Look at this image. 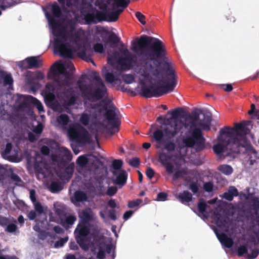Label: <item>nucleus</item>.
Masks as SVG:
<instances>
[{"mask_svg": "<svg viewBox=\"0 0 259 259\" xmlns=\"http://www.w3.org/2000/svg\"><path fill=\"white\" fill-rule=\"evenodd\" d=\"M123 80L127 83H130L133 82L134 80L133 76L131 75H125L122 76Z\"/></svg>", "mask_w": 259, "mask_h": 259, "instance_id": "nucleus-41", "label": "nucleus"}, {"mask_svg": "<svg viewBox=\"0 0 259 259\" xmlns=\"http://www.w3.org/2000/svg\"><path fill=\"white\" fill-rule=\"evenodd\" d=\"M80 121L82 124L86 125L89 121V116L87 114H83L80 118Z\"/></svg>", "mask_w": 259, "mask_h": 259, "instance_id": "nucleus-39", "label": "nucleus"}, {"mask_svg": "<svg viewBox=\"0 0 259 259\" xmlns=\"http://www.w3.org/2000/svg\"><path fill=\"white\" fill-rule=\"evenodd\" d=\"M4 81L6 84L11 85L12 83L13 80L11 76L10 75L6 74L4 76Z\"/></svg>", "mask_w": 259, "mask_h": 259, "instance_id": "nucleus-48", "label": "nucleus"}, {"mask_svg": "<svg viewBox=\"0 0 259 259\" xmlns=\"http://www.w3.org/2000/svg\"><path fill=\"white\" fill-rule=\"evenodd\" d=\"M88 198V195H73L71 199L73 202L75 203L86 200Z\"/></svg>", "mask_w": 259, "mask_h": 259, "instance_id": "nucleus-25", "label": "nucleus"}, {"mask_svg": "<svg viewBox=\"0 0 259 259\" xmlns=\"http://www.w3.org/2000/svg\"><path fill=\"white\" fill-rule=\"evenodd\" d=\"M0 259H18L16 256H11L9 255H1Z\"/></svg>", "mask_w": 259, "mask_h": 259, "instance_id": "nucleus-64", "label": "nucleus"}, {"mask_svg": "<svg viewBox=\"0 0 259 259\" xmlns=\"http://www.w3.org/2000/svg\"><path fill=\"white\" fill-rule=\"evenodd\" d=\"M218 170L225 175H231L233 171V168L231 166L227 164L220 165L218 167Z\"/></svg>", "mask_w": 259, "mask_h": 259, "instance_id": "nucleus-19", "label": "nucleus"}, {"mask_svg": "<svg viewBox=\"0 0 259 259\" xmlns=\"http://www.w3.org/2000/svg\"><path fill=\"white\" fill-rule=\"evenodd\" d=\"M68 117L66 115H61L58 120L59 124L61 125H65L68 122Z\"/></svg>", "mask_w": 259, "mask_h": 259, "instance_id": "nucleus-33", "label": "nucleus"}, {"mask_svg": "<svg viewBox=\"0 0 259 259\" xmlns=\"http://www.w3.org/2000/svg\"><path fill=\"white\" fill-rule=\"evenodd\" d=\"M134 212V211L131 210L125 211L123 214V219L125 221L127 220L132 217Z\"/></svg>", "mask_w": 259, "mask_h": 259, "instance_id": "nucleus-47", "label": "nucleus"}, {"mask_svg": "<svg viewBox=\"0 0 259 259\" xmlns=\"http://www.w3.org/2000/svg\"><path fill=\"white\" fill-rule=\"evenodd\" d=\"M165 50L162 42L158 39H155L152 43V48L148 51L147 56L150 59L162 56L164 55Z\"/></svg>", "mask_w": 259, "mask_h": 259, "instance_id": "nucleus-7", "label": "nucleus"}, {"mask_svg": "<svg viewBox=\"0 0 259 259\" xmlns=\"http://www.w3.org/2000/svg\"><path fill=\"white\" fill-rule=\"evenodd\" d=\"M80 224L90 225L92 222H95L97 217L91 209L82 210L79 213Z\"/></svg>", "mask_w": 259, "mask_h": 259, "instance_id": "nucleus-8", "label": "nucleus"}, {"mask_svg": "<svg viewBox=\"0 0 259 259\" xmlns=\"http://www.w3.org/2000/svg\"><path fill=\"white\" fill-rule=\"evenodd\" d=\"M55 212L56 214L59 217L61 220L62 219V218L65 217L66 215L65 211L64 210L60 208H57Z\"/></svg>", "mask_w": 259, "mask_h": 259, "instance_id": "nucleus-44", "label": "nucleus"}, {"mask_svg": "<svg viewBox=\"0 0 259 259\" xmlns=\"http://www.w3.org/2000/svg\"><path fill=\"white\" fill-rule=\"evenodd\" d=\"M54 35L53 46L55 52L62 56L70 57L73 51L84 50L83 31H75L71 27H65L63 24L49 20Z\"/></svg>", "mask_w": 259, "mask_h": 259, "instance_id": "nucleus-1", "label": "nucleus"}, {"mask_svg": "<svg viewBox=\"0 0 259 259\" xmlns=\"http://www.w3.org/2000/svg\"><path fill=\"white\" fill-rule=\"evenodd\" d=\"M211 118L210 117H208L206 119V124H202L200 125L201 128L204 130H208L210 128Z\"/></svg>", "mask_w": 259, "mask_h": 259, "instance_id": "nucleus-38", "label": "nucleus"}, {"mask_svg": "<svg viewBox=\"0 0 259 259\" xmlns=\"http://www.w3.org/2000/svg\"><path fill=\"white\" fill-rule=\"evenodd\" d=\"M215 233L217 235V237L220 242L224 245L225 247L227 248L231 247L233 245V240L230 237H229L225 233H221L220 234L218 233L217 229L214 230Z\"/></svg>", "mask_w": 259, "mask_h": 259, "instance_id": "nucleus-9", "label": "nucleus"}, {"mask_svg": "<svg viewBox=\"0 0 259 259\" xmlns=\"http://www.w3.org/2000/svg\"><path fill=\"white\" fill-rule=\"evenodd\" d=\"M68 240L67 238H61L59 240L56 241L55 243V247H62Z\"/></svg>", "mask_w": 259, "mask_h": 259, "instance_id": "nucleus-36", "label": "nucleus"}, {"mask_svg": "<svg viewBox=\"0 0 259 259\" xmlns=\"http://www.w3.org/2000/svg\"><path fill=\"white\" fill-rule=\"evenodd\" d=\"M94 49L96 52L102 53L103 51L104 47L101 44H97L94 46Z\"/></svg>", "mask_w": 259, "mask_h": 259, "instance_id": "nucleus-51", "label": "nucleus"}, {"mask_svg": "<svg viewBox=\"0 0 259 259\" xmlns=\"http://www.w3.org/2000/svg\"><path fill=\"white\" fill-rule=\"evenodd\" d=\"M165 136L162 132L157 130L153 133V137L156 142L155 146L157 148H162L163 144V137Z\"/></svg>", "mask_w": 259, "mask_h": 259, "instance_id": "nucleus-15", "label": "nucleus"}, {"mask_svg": "<svg viewBox=\"0 0 259 259\" xmlns=\"http://www.w3.org/2000/svg\"><path fill=\"white\" fill-rule=\"evenodd\" d=\"M35 208L37 211H38L39 213H41L43 211V207L41 206V205L38 203L35 205Z\"/></svg>", "mask_w": 259, "mask_h": 259, "instance_id": "nucleus-62", "label": "nucleus"}, {"mask_svg": "<svg viewBox=\"0 0 259 259\" xmlns=\"http://www.w3.org/2000/svg\"><path fill=\"white\" fill-rule=\"evenodd\" d=\"M221 88L226 92H230L233 90V87L231 84H222Z\"/></svg>", "mask_w": 259, "mask_h": 259, "instance_id": "nucleus-50", "label": "nucleus"}, {"mask_svg": "<svg viewBox=\"0 0 259 259\" xmlns=\"http://www.w3.org/2000/svg\"><path fill=\"white\" fill-rule=\"evenodd\" d=\"M250 158L251 164H252L253 161H255L256 159L259 158V155H257L255 151L252 150L250 151Z\"/></svg>", "mask_w": 259, "mask_h": 259, "instance_id": "nucleus-45", "label": "nucleus"}, {"mask_svg": "<svg viewBox=\"0 0 259 259\" xmlns=\"http://www.w3.org/2000/svg\"><path fill=\"white\" fill-rule=\"evenodd\" d=\"M12 149V145L10 144H7L5 151L2 152L3 156L5 158H8L10 160L16 161L11 157L10 152Z\"/></svg>", "mask_w": 259, "mask_h": 259, "instance_id": "nucleus-24", "label": "nucleus"}, {"mask_svg": "<svg viewBox=\"0 0 259 259\" xmlns=\"http://www.w3.org/2000/svg\"><path fill=\"white\" fill-rule=\"evenodd\" d=\"M117 188L115 186H112L109 188L108 190V194H114L116 193Z\"/></svg>", "mask_w": 259, "mask_h": 259, "instance_id": "nucleus-59", "label": "nucleus"}, {"mask_svg": "<svg viewBox=\"0 0 259 259\" xmlns=\"http://www.w3.org/2000/svg\"><path fill=\"white\" fill-rule=\"evenodd\" d=\"M259 254V248H254L252 249L251 254H247V257L248 259H253L256 258Z\"/></svg>", "mask_w": 259, "mask_h": 259, "instance_id": "nucleus-28", "label": "nucleus"}, {"mask_svg": "<svg viewBox=\"0 0 259 259\" xmlns=\"http://www.w3.org/2000/svg\"><path fill=\"white\" fill-rule=\"evenodd\" d=\"M104 249L105 250V253H107L110 254L112 251V246L110 244H107L105 242H103Z\"/></svg>", "mask_w": 259, "mask_h": 259, "instance_id": "nucleus-49", "label": "nucleus"}, {"mask_svg": "<svg viewBox=\"0 0 259 259\" xmlns=\"http://www.w3.org/2000/svg\"><path fill=\"white\" fill-rule=\"evenodd\" d=\"M132 60V56L126 48H122L119 51L114 54H109L108 57V63L115 66L117 70H124L128 68L125 64Z\"/></svg>", "mask_w": 259, "mask_h": 259, "instance_id": "nucleus-5", "label": "nucleus"}, {"mask_svg": "<svg viewBox=\"0 0 259 259\" xmlns=\"http://www.w3.org/2000/svg\"><path fill=\"white\" fill-rule=\"evenodd\" d=\"M207 207V205L205 201L202 198L199 199L197 204V208L199 215L200 217L205 219H207L208 218L209 213L206 211Z\"/></svg>", "mask_w": 259, "mask_h": 259, "instance_id": "nucleus-11", "label": "nucleus"}, {"mask_svg": "<svg viewBox=\"0 0 259 259\" xmlns=\"http://www.w3.org/2000/svg\"><path fill=\"white\" fill-rule=\"evenodd\" d=\"M108 205L110 207L112 208V209L116 207V203L114 200L111 199L108 202Z\"/></svg>", "mask_w": 259, "mask_h": 259, "instance_id": "nucleus-61", "label": "nucleus"}, {"mask_svg": "<svg viewBox=\"0 0 259 259\" xmlns=\"http://www.w3.org/2000/svg\"><path fill=\"white\" fill-rule=\"evenodd\" d=\"M69 247L70 249L73 250H76L78 249V247L74 241H71L69 243Z\"/></svg>", "mask_w": 259, "mask_h": 259, "instance_id": "nucleus-57", "label": "nucleus"}, {"mask_svg": "<svg viewBox=\"0 0 259 259\" xmlns=\"http://www.w3.org/2000/svg\"><path fill=\"white\" fill-rule=\"evenodd\" d=\"M129 163L134 166H137L139 164V159L137 158H134L129 161Z\"/></svg>", "mask_w": 259, "mask_h": 259, "instance_id": "nucleus-52", "label": "nucleus"}, {"mask_svg": "<svg viewBox=\"0 0 259 259\" xmlns=\"http://www.w3.org/2000/svg\"><path fill=\"white\" fill-rule=\"evenodd\" d=\"M213 219L218 227L221 228L226 227L227 224L226 219L223 217L220 213L218 212L214 213Z\"/></svg>", "mask_w": 259, "mask_h": 259, "instance_id": "nucleus-17", "label": "nucleus"}, {"mask_svg": "<svg viewBox=\"0 0 259 259\" xmlns=\"http://www.w3.org/2000/svg\"><path fill=\"white\" fill-rule=\"evenodd\" d=\"M38 229L39 230L38 238L41 240H45L49 236V233L45 230L40 229L39 228H38Z\"/></svg>", "mask_w": 259, "mask_h": 259, "instance_id": "nucleus-27", "label": "nucleus"}, {"mask_svg": "<svg viewBox=\"0 0 259 259\" xmlns=\"http://www.w3.org/2000/svg\"><path fill=\"white\" fill-rule=\"evenodd\" d=\"M175 148V145L172 142H168L167 143L165 147V149L167 152L172 151Z\"/></svg>", "mask_w": 259, "mask_h": 259, "instance_id": "nucleus-40", "label": "nucleus"}, {"mask_svg": "<svg viewBox=\"0 0 259 259\" xmlns=\"http://www.w3.org/2000/svg\"><path fill=\"white\" fill-rule=\"evenodd\" d=\"M115 176L114 183L118 185H124L126 181V174L124 170H119L118 172H113Z\"/></svg>", "mask_w": 259, "mask_h": 259, "instance_id": "nucleus-12", "label": "nucleus"}, {"mask_svg": "<svg viewBox=\"0 0 259 259\" xmlns=\"http://www.w3.org/2000/svg\"><path fill=\"white\" fill-rule=\"evenodd\" d=\"M181 131V142L184 146L192 147L201 137L200 131L196 128L190 116L172 118L164 128L165 137L171 138Z\"/></svg>", "mask_w": 259, "mask_h": 259, "instance_id": "nucleus-3", "label": "nucleus"}, {"mask_svg": "<svg viewBox=\"0 0 259 259\" xmlns=\"http://www.w3.org/2000/svg\"><path fill=\"white\" fill-rule=\"evenodd\" d=\"M76 218L74 215H69L65 220L61 219V225L66 229H68L74 223Z\"/></svg>", "mask_w": 259, "mask_h": 259, "instance_id": "nucleus-18", "label": "nucleus"}, {"mask_svg": "<svg viewBox=\"0 0 259 259\" xmlns=\"http://www.w3.org/2000/svg\"><path fill=\"white\" fill-rule=\"evenodd\" d=\"M145 39L143 38H141L139 42L137 44H135L132 47V50L134 52L136 53H138V51L137 50L138 48H142L143 47V43L145 42Z\"/></svg>", "mask_w": 259, "mask_h": 259, "instance_id": "nucleus-32", "label": "nucleus"}, {"mask_svg": "<svg viewBox=\"0 0 259 259\" xmlns=\"http://www.w3.org/2000/svg\"><path fill=\"white\" fill-rule=\"evenodd\" d=\"M36 217L35 211L31 210L28 214V217L30 220H33Z\"/></svg>", "mask_w": 259, "mask_h": 259, "instance_id": "nucleus-54", "label": "nucleus"}, {"mask_svg": "<svg viewBox=\"0 0 259 259\" xmlns=\"http://www.w3.org/2000/svg\"><path fill=\"white\" fill-rule=\"evenodd\" d=\"M248 249L245 245L240 246L237 249V254L239 256H243L244 254H247Z\"/></svg>", "mask_w": 259, "mask_h": 259, "instance_id": "nucleus-26", "label": "nucleus"}, {"mask_svg": "<svg viewBox=\"0 0 259 259\" xmlns=\"http://www.w3.org/2000/svg\"><path fill=\"white\" fill-rule=\"evenodd\" d=\"M115 213L116 211L114 209L109 210L108 212V218L112 220L115 221L117 219Z\"/></svg>", "mask_w": 259, "mask_h": 259, "instance_id": "nucleus-37", "label": "nucleus"}, {"mask_svg": "<svg viewBox=\"0 0 259 259\" xmlns=\"http://www.w3.org/2000/svg\"><path fill=\"white\" fill-rule=\"evenodd\" d=\"M24 67L32 68L33 67L39 66L41 64V61L35 57H30L27 58L23 61Z\"/></svg>", "mask_w": 259, "mask_h": 259, "instance_id": "nucleus-16", "label": "nucleus"}, {"mask_svg": "<svg viewBox=\"0 0 259 259\" xmlns=\"http://www.w3.org/2000/svg\"><path fill=\"white\" fill-rule=\"evenodd\" d=\"M176 199L184 204H187L192 200V195H175Z\"/></svg>", "mask_w": 259, "mask_h": 259, "instance_id": "nucleus-21", "label": "nucleus"}, {"mask_svg": "<svg viewBox=\"0 0 259 259\" xmlns=\"http://www.w3.org/2000/svg\"><path fill=\"white\" fill-rule=\"evenodd\" d=\"M42 130V126L41 124H38L37 126L34 129V132L37 134H40Z\"/></svg>", "mask_w": 259, "mask_h": 259, "instance_id": "nucleus-60", "label": "nucleus"}, {"mask_svg": "<svg viewBox=\"0 0 259 259\" xmlns=\"http://www.w3.org/2000/svg\"><path fill=\"white\" fill-rule=\"evenodd\" d=\"M114 73L116 74V75L114 76L112 73H108L105 75L106 79L109 82L113 83L116 80L120 79V74H118L116 70L114 71Z\"/></svg>", "mask_w": 259, "mask_h": 259, "instance_id": "nucleus-20", "label": "nucleus"}, {"mask_svg": "<svg viewBox=\"0 0 259 259\" xmlns=\"http://www.w3.org/2000/svg\"><path fill=\"white\" fill-rule=\"evenodd\" d=\"M203 187L204 190L208 192H211L213 188L212 183L210 182L204 184Z\"/></svg>", "mask_w": 259, "mask_h": 259, "instance_id": "nucleus-46", "label": "nucleus"}, {"mask_svg": "<svg viewBox=\"0 0 259 259\" xmlns=\"http://www.w3.org/2000/svg\"><path fill=\"white\" fill-rule=\"evenodd\" d=\"M168 195H157V198L154 200L158 201H164L167 200Z\"/></svg>", "mask_w": 259, "mask_h": 259, "instance_id": "nucleus-58", "label": "nucleus"}, {"mask_svg": "<svg viewBox=\"0 0 259 259\" xmlns=\"http://www.w3.org/2000/svg\"><path fill=\"white\" fill-rule=\"evenodd\" d=\"M105 110H106V118L109 120H113L116 115V109L113 106V104L111 102H109L105 107Z\"/></svg>", "mask_w": 259, "mask_h": 259, "instance_id": "nucleus-13", "label": "nucleus"}, {"mask_svg": "<svg viewBox=\"0 0 259 259\" xmlns=\"http://www.w3.org/2000/svg\"><path fill=\"white\" fill-rule=\"evenodd\" d=\"M53 230L57 234H62L64 233L63 229L59 226H56L53 228Z\"/></svg>", "mask_w": 259, "mask_h": 259, "instance_id": "nucleus-53", "label": "nucleus"}, {"mask_svg": "<svg viewBox=\"0 0 259 259\" xmlns=\"http://www.w3.org/2000/svg\"><path fill=\"white\" fill-rule=\"evenodd\" d=\"M136 16L138 20L143 25L146 24L145 17L140 12H137L136 13Z\"/></svg>", "mask_w": 259, "mask_h": 259, "instance_id": "nucleus-34", "label": "nucleus"}, {"mask_svg": "<svg viewBox=\"0 0 259 259\" xmlns=\"http://www.w3.org/2000/svg\"><path fill=\"white\" fill-rule=\"evenodd\" d=\"M52 10L54 15L55 16H58L60 14V9L59 7L55 4H54L52 6Z\"/></svg>", "mask_w": 259, "mask_h": 259, "instance_id": "nucleus-43", "label": "nucleus"}, {"mask_svg": "<svg viewBox=\"0 0 259 259\" xmlns=\"http://www.w3.org/2000/svg\"><path fill=\"white\" fill-rule=\"evenodd\" d=\"M90 233V226L79 223L75 231L74 235L77 243L80 248L84 250H88L90 240L88 235Z\"/></svg>", "mask_w": 259, "mask_h": 259, "instance_id": "nucleus-6", "label": "nucleus"}, {"mask_svg": "<svg viewBox=\"0 0 259 259\" xmlns=\"http://www.w3.org/2000/svg\"><path fill=\"white\" fill-rule=\"evenodd\" d=\"M176 76L173 72L168 75L163 74L159 68L146 64L141 72L139 79L143 83L151 82L154 85L151 92L144 91L146 97L159 96L174 90L176 85Z\"/></svg>", "mask_w": 259, "mask_h": 259, "instance_id": "nucleus-2", "label": "nucleus"}, {"mask_svg": "<svg viewBox=\"0 0 259 259\" xmlns=\"http://www.w3.org/2000/svg\"><path fill=\"white\" fill-rule=\"evenodd\" d=\"M143 200L141 199H136L135 200L129 201L127 203V206L128 208H134L136 207H138L141 204H144L147 203V202H145L143 204Z\"/></svg>", "mask_w": 259, "mask_h": 259, "instance_id": "nucleus-22", "label": "nucleus"}, {"mask_svg": "<svg viewBox=\"0 0 259 259\" xmlns=\"http://www.w3.org/2000/svg\"><path fill=\"white\" fill-rule=\"evenodd\" d=\"M10 223L9 220L5 217L0 215V225L4 227L7 226Z\"/></svg>", "mask_w": 259, "mask_h": 259, "instance_id": "nucleus-35", "label": "nucleus"}, {"mask_svg": "<svg viewBox=\"0 0 259 259\" xmlns=\"http://www.w3.org/2000/svg\"><path fill=\"white\" fill-rule=\"evenodd\" d=\"M79 135V130L74 127H70L68 131V136L72 140L76 139Z\"/></svg>", "mask_w": 259, "mask_h": 259, "instance_id": "nucleus-23", "label": "nucleus"}, {"mask_svg": "<svg viewBox=\"0 0 259 259\" xmlns=\"http://www.w3.org/2000/svg\"><path fill=\"white\" fill-rule=\"evenodd\" d=\"M104 245L103 241H97L92 249V252L97 251L96 255L97 259H105L106 257Z\"/></svg>", "mask_w": 259, "mask_h": 259, "instance_id": "nucleus-10", "label": "nucleus"}, {"mask_svg": "<svg viewBox=\"0 0 259 259\" xmlns=\"http://www.w3.org/2000/svg\"><path fill=\"white\" fill-rule=\"evenodd\" d=\"M17 226L16 225L13 223H9V224L7 226L5 231L9 233H14L17 230Z\"/></svg>", "mask_w": 259, "mask_h": 259, "instance_id": "nucleus-30", "label": "nucleus"}, {"mask_svg": "<svg viewBox=\"0 0 259 259\" xmlns=\"http://www.w3.org/2000/svg\"><path fill=\"white\" fill-rule=\"evenodd\" d=\"M122 164V162L120 160H116L114 161L113 162V167L115 169V171H114V172H118L119 170H121L119 169L121 167Z\"/></svg>", "mask_w": 259, "mask_h": 259, "instance_id": "nucleus-31", "label": "nucleus"}, {"mask_svg": "<svg viewBox=\"0 0 259 259\" xmlns=\"http://www.w3.org/2000/svg\"><path fill=\"white\" fill-rule=\"evenodd\" d=\"M154 174V171L152 168H147V169L146 170V176H147V177L151 179L153 177Z\"/></svg>", "mask_w": 259, "mask_h": 259, "instance_id": "nucleus-55", "label": "nucleus"}, {"mask_svg": "<svg viewBox=\"0 0 259 259\" xmlns=\"http://www.w3.org/2000/svg\"><path fill=\"white\" fill-rule=\"evenodd\" d=\"M170 159H171V158H167L166 156L164 154H162L160 155V160L161 162L166 167H167V166L169 164L171 163Z\"/></svg>", "mask_w": 259, "mask_h": 259, "instance_id": "nucleus-29", "label": "nucleus"}, {"mask_svg": "<svg viewBox=\"0 0 259 259\" xmlns=\"http://www.w3.org/2000/svg\"><path fill=\"white\" fill-rule=\"evenodd\" d=\"M238 193V190L235 187L232 186L229 188L228 194H237Z\"/></svg>", "mask_w": 259, "mask_h": 259, "instance_id": "nucleus-56", "label": "nucleus"}, {"mask_svg": "<svg viewBox=\"0 0 259 259\" xmlns=\"http://www.w3.org/2000/svg\"><path fill=\"white\" fill-rule=\"evenodd\" d=\"M35 103L37 106V108L38 109V111L40 112L42 111L43 110V107L41 105V104L37 100H36L35 101Z\"/></svg>", "mask_w": 259, "mask_h": 259, "instance_id": "nucleus-63", "label": "nucleus"}, {"mask_svg": "<svg viewBox=\"0 0 259 259\" xmlns=\"http://www.w3.org/2000/svg\"><path fill=\"white\" fill-rule=\"evenodd\" d=\"M56 71L60 73H63L65 70L69 69L70 71L74 69V66L72 63L70 62L66 63L65 64L60 62H57L55 64Z\"/></svg>", "mask_w": 259, "mask_h": 259, "instance_id": "nucleus-14", "label": "nucleus"}, {"mask_svg": "<svg viewBox=\"0 0 259 259\" xmlns=\"http://www.w3.org/2000/svg\"><path fill=\"white\" fill-rule=\"evenodd\" d=\"M77 162L81 166L84 165L87 162V159L84 156H80L77 159Z\"/></svg>", "mask_w": 259, "mask_h": 259, "instance_id": "nucleus-42", "label": "nucleus"}, {"mask_svg": "<svg viewBox=\"0 0 259 259\" xmlns=\"http://www.w3.org/2000/svg\"><path fill=\"white\" fill-rule=\"evenodd\" d=\"M231 137L228 133H222L219 137V143L215 145L213 150L216 153H220L225 149V145L229 141L228 145L231 148L234 149L235 152H237L235 149L239 146L244 147L247 143V134L245 129L241 127H237L233 130L231 132Z\"/></svg>", "mask_w": 259, "mask_h": 259, "instance_id": "nucleus-4", "label": "nucleus"}]
</instances>
